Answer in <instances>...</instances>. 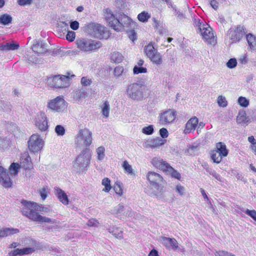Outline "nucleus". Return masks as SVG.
Returning a JSON list of instances; mask_svg holds the SVG:
<instances>
[{
    "mask_svg": "<svg viewBox=\"0 0 256 256\" xmlns=\"http://www.w3.org/2000/svg\"><path fill=\"white\" fill-rule=\"evenodd\" d=\"M22 203L24 204V207L21 210L22 214L32 220L38 223H54V220L47 217L43 216L40 215L38 212H35L36 210H38V207H40L36 203L26 201H24Z\"/></svg>",
    "mask_w": 256,
    "mask_h": 256,
    "instance_id": "1",
    "label": "nucleus"
},
{
    "mask_svg": "<svg viewBox=\"0 0 256 256\" xmlns=\"http://www.w3.org/2000/svg\"><path fill=\"white\" fill-rule=\"evenodd\" d=\"M92 158V153L88 148H84L73 162V168L76 172L88 170Z\"/></svg>",
    "mask_w": 256,
    "mask_h": 256,
    "instance_id": "2",
    "label": "nucleus"
},
{
    "mask_svg": "<svg viewBox=\"0 0 256 256\" xmlns=\"http://www.w3.org/2000/svg\"><path fill=\"white\" fill-rule=\"evenodd\" d=\"M76 45L80 51L84 52H94L102 46L100 42L88 38L78 39L76 41Z\"/></svg>",
    "mask_w": 256,
    "mask_h": 256,
    "instance_id": "3",
    "label": "nucleus"
},
{
    "mask_svg": "<svg viewBox=\"0 0 256 256\" xmlns=\"http://www.w3.org/2000/svg\"><path fill=\"white\" fill-rule=\"evenodd\" d=\"M144 86L138 83H132L128 86L126 94L128 98L134 100L139 101L144 98Z\"/></svg>",
    "mask_w": 256,
    "mask_h": 256,
    "instance_id": "4",
    "label": "nucleus"
},
{
    "mask_svg": "<svg viewBox=\"0 0 256 256\" xmlns=\"http://www.w3.org/2000/svg\"><path fill=\"white\" fill-rule=\"evenodd\" d=\"M92 132L88 129L85 128L78 130L75 138L76 144L88 147L92 144Z\"/></svg>",
    "mask_w": 256,
    "mask_h": 256,
    "instance_id": "5",
    "label": "nucleus"
},
{
    "mask_svg": "<svg viewBox=\"0 0 256 256\" xmlns=\"http://www.w3.org/2000/svg\"><path fill=\"white\" fill-rule=\"evenodd\" d=\"M47 107L48 109L58 112H61L64 111L67 107V103L63 97L58 96L56 98L50 100L47 104Z\"/></svg>",
    "mask_w": 256,
    "mask_h": 256,
    "instance_id": "6",
    "label": "nucleus"
},
{
    "mask_svg": "<svg viewBox=\"0 0 256 256\" xmlns=\"http://www.w3.org/2000/svg\"><path fill=\"white\" fill-rule=\"evenodd\" d=\"M48 84L52 88H63L68 87L70 85V78L66 76H55L49 78Z\"/></svg>",
    "mask_w": 256,
    "mask_h": 256,
    "instance_id": "7",
    "label": "nucleus"
},
{
    "mask_svg": "<svg viewBox=\"0 0 256 256\" xmlns=\"http://www.w3.org/2000/svg\"><path fill=\"white\" fill-rule=\"evenodd\" d=\"M144 50L146 56L153 63L158 65L162 64V60L161 54L152 44L146 46Z\"/></svg>",
    "mask_w": 256,
    "mask_h": 256,
    "instance_id": "8",
    "label": "nucleus"
},
{
    "mask_svg": "<svg viewBox=\"0 0 256 256\" xmlns=\"http://www.w3.org/2000/svg\"><path fill=\"white\" fill-rule=\"evenodd\" d=\"M86 31L90 35L100 39L104 37L105 28L100 24L90 23L86 26Z\"/></svg>",
    "mask_w": 256,
    "mask_h": 256,
    "instance_id": "9",
    "label": "nucleus"
},
{
    "mask_svg": "<svg viewBox=\"0 0 256 256\" xmlns=\"http://www.w3.org/2000/svg\"><path fill=\"white\" fill-rule=\"evenodd\" d=\"M202 36L204 41L208 44L214 45L216 43V39L214 36L212 29L208 25H205L198 32Z\"/></svg>",
    "mask_w": 256,
    "mask_h": 256,
    "instance_id": "10",
    "label": "nucleus"
},
{
    "mask_svg": "<svg viewBox=\"0 0 256 256\" xmlns=\"http://www.w3.org/2000/svg\"><path fill=\"white\" fill-rule=\"evenodd\" d=\"M147 179L150 182V184L154 188L156 189V191L154 192L152 194L154 196H156L160 190V185L162 182V176L154 172H150L147 174Z\"/></svg>",
    "mask_w": 256,
    "mask_h": 256,
    "instance_id": "11",
    "label": "nucleus"
},
{
    "mask_svg": "<svg viewBox=\"0 0 256 256\" xmlns=\"http://www.w3.org/2000/svg\"><path fill=\"white\" fill-rule=\"evenodd\" d=\"M44 145V141L39 135L34 134L28 141V147L30 151L36 152L42 150Z\"/></svg>",
    "mask_w": 256,
    "mask_h": 256,
    "instance_id": "12",
    "label": "nucleus"
},
{
    "mask_svg": "<svg viewBox=\"0 0 256 256\" xmlns=\"http://www.w3.org/2000/svg\"><path fill=\"white\" fill-rule=\"evenodd\" d=\"M245 34L244 28L241 26H238L234 28H231L228 32V38L233 42H239Z\"/></svg>",
    "mask_w": 256,
    "mask_h": 256,
    "instance_id": "13",
    "label": "nucleus"
},
{
    "mask_svg": "<svg viewBox=\"0 0 256 256\" xmlns=\"http://www.w3.org/2000/svg\"><path fill=\"white\" fill-rule=\"evenodd\" d=\"M104 16L109 26L116 31H120V26L118 24V16L116 18L112 11L109 9H106L104 12Z\"/></svg>",
    "mask_w": 256,
    "mask_h": 256,
    "instance_id": "14",
    "label": "nucleus"
},
{
    "mask_svg": "<svg viewBox=\"0 0 256 256\" xmlns=\"http://www.w3.org/2000/svg\"><path fill=\"white\" fill-rule=\"evenodd\" d=\"M176 112L169 109L161 112L158 116L159 122L162 124H166L172 122L176 118Z\"/></svg>",
    "mask_w": 256,
    "mask_h": 256,
    "instance_id": "15",
    "label": "nucleus"
},
{
    "mask_svg": "<svg viewBox=\"0 0 256 256\" xmlns=\"http://www.w3.org/2000/svg\"><path fill=\"white\" fill-rule=\"evenodd\" d=\"M35 124L42 132H44L48 128V120L46 114L44 112H40L37 114L36 118Z\"/></svg>",
    "mask_w": 256,
    "mask_h": 256,
    "instance_id": "16",
    "label": "nucleus"
},
{
    "mask_svg": "<svg viewBox=\"0 0 256 256\" xmlns=\"http://www.w3.org/2000/svg\"><path fill=\"white\" fill-rule=\"evenodd\" d=\"M10 172L0 166V183L6 188L11 187L12 181Z\"/></svg>",
    "mask_w": 256,
    "mask_h": 256,
    "instance_id": "17",
    "label": "nucleus"
},
{
    "mask_svg": "<svg viewBox=\"0 0 256 256\" xmlns=\"http://www.w3.org/2000/svg\"><path fill=\"white\" fill-rule=\"evenodd\" d=\"M118 24L120 25V26L121 27L120 31L124 30L125 28H134L136 26V24L132 20L124 14H120L118 16Z\"/></svg>",
    "mask_w": 256,
    "mask_h": 256,
    "instance_id": "18",
    "label": "nucleus"
},
{
    "mask_svg": "<svg viewBox=\"0 0 256 256\" xmlns=\"http://www.w3.org/2000/svg\"><path fill=\"white\" fill-rule=\"evenodd\" d=\"M33 52L38 56L44 54L47 52L46 44L42 40H34L32 46Z\"/></svg>",
    "mask_w": 256,
    "mask_h": 256,
    "instance_id": "19",
    "label": "nucleus"
},
{
    "mask_svg": "<svg viewBox=\"0 0 256 256\" xmlns=\"http://www.w3.org/2000/svg\"><path fill=\"white\" fill-rule=\"evenodd\" d=\"M166 140L160 138L150 139L144 142V146L146 148H154L164 144Z\"/></svg>",
    "mask_w": 256,
    "mask_h": 256,
    "instance_id": "20",
    "label": "nucleus"
},
{
    "mask_svg": "<svg viewBox=\"0 0 256 256\" xmlns=\"http://www.w3.org/2000/svg\"><path fill=\"white\" fill-rule=\"evenodd\" d=\"M198 118L196 116L190 118L186 124L184 132L186 134L194 132L198 126Z\"/></svg>",
    "mask_w": 256,
    "mask_h": 256,
    "instance_id": "21",
    "label": "nucleus"
},
{
    "mask_svg": "<svg viewBox=\"0 0 256 256\" xmlns=\"http://www.w3.org/2000/svg\"><path fill=\"white\" fill-rule=\"evenodd\" d=\"M162 243L169 249L176 250L178 248V243L176 239L166 237H162Z\"/></svg>",
    "mask_w": 256,
    "mask_h": 256,
    "instance_id": "22",
    "label": "nucleus"
},
{
    "mask_svg": "<svg viewBox=\"0 0 256 256\" xmlns=\"http://www.w3.org/2000/svg\"><path fill=\"white\" fill-rule=\"evenodd\" d=\"M54 190V194L56 196L59 200L64 205L68 204V198L64 191L58 188H55Z\"/></svg>",
    "mask_w": 256,
    "mask_h": 256,
    "instance_id": "23",
    "label": "nucleus"
},
{
    "mask_svg": "<svg viewBox=\"0 0 256 256\" xmlns=\"http://www.w3.org/2000/svg\"><path fill=\"white\" fill-rule=\"evenodd\" d=\"M21 164L24 168L27 170L32 167L31 158H30L28 152H24L21 158Z\"/></svg>",
    "mask_w": 256,
    "mask_h": 256,
    "instance_id": "24",
    "label": "nucleus"
},
{
    "mask_svg": "<svg viewBox=\"0 0 256 256\" xmlns=\"http://www.w3.org/2000/svg\"><path fill=\"white\" fill-rule=\"evenodd\" d=\"M34 251V248H26L22 249H16L12 252L10 253V256H16L17 255L22 256L31 254Z\"/></svg>",
    "mask_w": 256,
    "mask_h": 256,
    "instance_id": "25",
    "label": "nucleus"
},
{
    "mask_svg": "<svg viewBox=\"0 0 256 256\" xmlns=\"http://www.w3.org/2000/svg\"><path fill=\"white\" fill-rule=\"evenodd\" d=\"M19 230L14 228H4L0 229V237H4L12 236L14 234L18 233Z\"/></svg>",
    "mask_w": 256,
    "mask_h": 256,
    "instance_id": "26",
    "label": "nucleus"
},
{
    "mask_svg": "<svg viewBox=\"0 0 256 256\" xmlns=\"http://www.w3.org/2000/svg\"><path fill=\"white\" fill-rule=\"evenodd\" d=\"M216 150L221 156L226 157L228 154V150L226 149V146L224 144L219 142L216 144Z\"/></svg>",
    "mask_w": 256,
    "mask_h": 256,
    "instance_id": "27",
    "label": "nucleus"
},
{
    "mask_svg": "<svg viewBox=\"0 0 256 256\" xmlns=\"http://www.w3.org/2000/svg\"><path fill=\"white\" fill-rule=\"evenodd\" d=\"M246 38L250 50L256 52V36L252 34H249L246 36Z\"/></svg>",
    "mask_w": 256,
    "mask_h": 256,
    "instance_id": "28",
    "label": "nucleus"
},
{
    "mask_svg": "<svg viewBox=\"0 0 256 256\" xmlns=\"http://www.w3.org/2000/svg\"><path fill=\"white\" fill-rule=\"evenodd\" d=\"M20 46L17 43H7L0 46V50L4 51L14 50L19 48Z\"/></svg>",
    "mask_w": 256,
    "mask_h": 256,
    "instance_id": "29",
    "label": "nucleus"
},
{
    "mask_svg": "<svg viewBox=\"0 0 256 256\" xmlns=\"http://www.w3.org/2000/svg\"><path fill=\"white\" fill-rule=\"evenodd\" d=\"M249 122V118L244 112H239L236 118V122L238 124H246Z\"/></svg>",
    "mask_w": 256,
    "mask_h": 256,
    "instance_id": "30",
    "label": "nucleus"
},
{
    "mask_svg": "<svg viewBox=\"0 0 256 256\" xmlns=\"http://www.w3.org/2000/svg\"><path fill=\"white\" fill-rule=\"evenodd\" d=\"M108 231L112 234L116 238L121 239L122 238V230L117 227H112L108 228Z\"/></svg>",
    "mask_w": 256,
    "mask_h": 256,
    "instance_id": "31",
    "label": "nucleus"
},
{
    "mask_svg": "<svg viewBox=\"0 0 256 256\" xmlns=\"http://www.w3.org/2000/svg\"><path fill=\"white\" fill-rule=\"evenodd\" d=\"M96 158L100 162L102 161L106 156L105 148L103 146H100L96 150Z\"/></svg>",
    "mask_w": 256,
    "mask_h": 256,
    "instance_id": "32",
    "label": "nucleus"
},
{
    "mask_svg": "<svg viewBox=\"0 0 256 256\" xmlns=\"http://www.w3.org/2000/svg\"><path fill=\"white\" fill-rule=\"evenodd\" d=\"M11 108L12 106L8 102L0 100V112L9 113Z\"/></svg>",
    "mask_w": 256,
    "mask_h": 256,
    "instance_id": "33",
    "label": "nucleus"
},
{
    "mask_svg": "<svg viewBox=\"0 0 256 256\" xmlns=\"http://www.w3.org/2000/svg\"><path fill=\"white\" fill-rule=\"evenodd\" d=\"M110 60L114 62L120 63L122 60L123 56L120 53L114 52L112 53Z\"/></svg>",
    "mask_w": 256,
    "mask_h": 256,
    "instance_id": "34",
    "label": "nucleus"
},
{
    "mask_svg": "<svg viewBox=\"0 0 256 256\" xmlns=\"http://www.w3.org/2000/svg\"><path fill=\"white\" fill-rule=\"evenodd\" d=\"M87 96V92L83 88L78 89L74 92V97L77 100L84 98Z\"/></svg>",
    "mask_w": 256,
    "mask_h": 256,
    "instance_id": "35",
    "label": "nucleus"
},
{
    "mask_svg": "<svg viewBox=\"0 0 256 256\" xmlns=\"http://www.w3.org/2000/svg\"><path fill=\"white\" fill-rule=\"evenodd\" d=\"M12 20V16L8 14H6L0 16V23L4 25H7L11 23Z\"/></svg>",
    "mask_w": 256,
    "mask_h": 256,
    "instance_id": "36",
    "label": "nucleus"
},
{
    "mask_svg": "<svg viewBox=\"0 0 256 256\" xmlns=\"http://www.w3.org/2000/svg\"><path fill=\"white\" fill-rule=\"evenodd\" d=\"M224 156H221L218 152L214 150L211 153V158L214 162L216 164L220 163Z\"/></svg>",
    "mask_w": 256,
    "mask_h": 256,
    "instance_id": "37",
    "label": "nucleus"
},
{
    "mask_svg": "<svg viewBox=\"0 0 256 256\" xmlns=\"http://www.w3.org/2000/svg\"><path fill=\"white\" fill-rule=\"evenodd\" d=\"M122 167L126 173L128 174H134L132 166L128 163L126 160H125L123 162L122 164Z\"/></svg>",
    "mask_w": 256,
    "mask_h": 256,
    "instance_id": "38",
    "label": "nucleus"
},
{
    "mask_svg": "<svg viewBox=\"0 0 256 256\" xmlns=\"http://www.w3.org/2000/svg\"><path fill=\"white\" fill-rule=\"evenodd\" d=\"M102 184L104 186V188L103 189V190L106 192H108L112 188L110 180L108 178H104L102 180Z\"/></svg>",
    "mask_w": 256,
    "mask_h": 256,
    "instance_id": "39",
    "label": "nucleus"
},
{
    "mask_svg": "<svg viewBox=\"0 0 256 256\" xmlns=\"http://www.w3.org/2000/svg\"><path fill=\"white\" fill-rule=\"evenodd\" d=\"M20 168V166L18 164L12 163L10 166V174L11 176H16L18 173V170Z\"/></svg>",
    "mask_w": 256,
    "mask_h": 256,
    "instance_id": "40",
    "label": "nucleus"
},
{
    "mask_svg": "<svg viewBox=\"0 0 256 256\" xmlns=\"http://www.w3.org/2000/svg\"><path fill=\"white\" fill-rule=\"evenodd\" d=\"M150 17V15L148 12H143L138 16V20L142 22H146L148 18Z\"/></svg>",
    "mask_w": 256,
    "mask_h": 256,
    "instance_id": "41",
    "label": "nucleus"
},
{
    "mask_svg": "<svg viewBox=\"0 0 256 256\" xmlns=\"http://www.w3.org/2000/svg\"><path fill=\"white\" fill-rule=\"evenodd\" d=\"M198 150L197 146H191L185 150L184 154L186 155L194 154Z\"/></svg>",
    "mask_w": 256,
    "mask_h": 256,
    "instance_id": "42",
    "label": "nucleus"
},
{
    "mask_svg": "<svg viewBox=\"0 0 256 256\" xmlns=\"http://www.w3.org/2000/svg\"><path fill=\"white\" fill-rule=\"evenodd\" d=\"M110 112V105L108 102H105L102 106V114L106 118L108 117Z\"/></svg>",
    "mask_w": 256,
    "mask_h": 256,
    "instance_id": "43",
    "label": "nucleus"
},
{
    "mask_svg": "<svg viewBox=\"0 0 256 256\" xmlns=\"http://www.w3.org/2000/svg\"><path fill=\"white\" fill-rule=\"evenodd\" d=\"M217 102L218 106L220 107H226L228 104V102L226 100V98L222 96H218L217 99Z\"/></svg>",
    "mask_w": 256,
    "mask_h": 256,
    "instance_id": "44",
    "label": "nucleus"
},
{
    "mask_svg": "<svg viewBox=\"0 0 256 256\" xmlns=\"http://www.w3.org/2000/svg\"><path fill=\"white\" fill-rule=\"evenodd\" d=\"M114 189L118 196H121L122 194V189L121 183L119 182H116L114 186Z\"/></svg>",
    "mask_w": 256,
    "mask_h": 256,
    "instance_id": "45",
    "label": "nucleus"
},
{
    "mask_svg": "<svg viewBox=\"0 0 256 256\" xmlns=\"http://www.w3.org/2000/svg\"><path fill=\"white\" fill-rule=\"evenodd\" d=\"M133 72L134 74H138L141 73H146L147 72V69L142 66H135L134 68Z\"/></svg>",
    "mask_w": 256,
    "mask_h": 256,
    "instance_id": "46",
    "label": "nucleus"
},
{
    "mask_svg": "<svg viewBox=\"0 0 256 256\" xmlns=\"http://www.w3.org/2000/svg\"><path fill=\"white\" fill-rule=\"evenodd\" d=\"M55 132L58 136H62L65 134V129L61 125H57L55 128Z\"/></svg>",
    "mask_w": 256,
    "mask_h": 256,
    "instance_id": "47",
    "label": "nucleus"
},
{
    "mask_svg": "<svg viewBox=\"0 0 256 256\" xmlns=\"http://www.w3.org/2000/svg\"><path fill=\"white\" fill-rule=\"evenodd\" d=\"M238 104L243 107H247L249 104L248 100L244 97L240 96L238 98Z\"/></svg>",
    "mask_w": 256,
    "mask_h": 256,
    "instance_id": "48",
    "label": "nucleus"
},
{
    "mask_svg": "<svg viewBox=\"0 0 256 256\" xmlns=\"http://www.w3.org/2000/svg\"><path fill=\"white\" fill-rule=\"evenodd\" d=\"M160 170L169 174L170 172L172 170V168L168 164L164 161Z\"/></svg>",
    "mask_w": 256,
    "mask_h": 256,
    "instance_id": "49",
    "label": "nucleus"
},
{
    "mask_svg": "<svg viewBox=\"0 0 256 256\" xmlns=\"http://www.w3.org/2000/svg\"><path fill=\"white\" fill-rule=\"evenodd\" d=\"M164 161L162 160H159L156 158H154L152 159V163L154 166L157 168L160 169L162 168V164H164Z\"/></svg>",
    "mask_w": 256,
    "mask_h": 256,
    "instance_id": "50",
    "label": "nucleus"
},
{
    "mask_svg": "<svg viewBox=\"0 0 256 256\" xmlns=\"http://www.w3.org/2000/svg\"><path fill=\"white\" fill-rule=\"evenodd\" d=\"M92 83L91 78H88L86 76H84L81 78V84L84 86H90Z\"/></svg>",
    "mask_w": 256,
    "mask_h": 256,
    "instance_id": "51",
    "label": "nucleus"
},
{
    "mask_svg": "<svg viewBox=\"0 0 256 256\" xmlns=\"http://www.w3.org/2000/svg\"><path fill=\"white\" fill-rule=\"evenodd\" d=\"M142 132L146 134H152L154 132V128L152 125H150L148 126L144 127L142 129Z\"/></svg>",
    "mask_w": 256,
    "mask_h": 256,
    "instance_id": "52",
    "label": "nucleus"
},
{
    "mask_svg": "<svg viewBox=\"0 0 256 256\" xmlns=\"http://www.w3.org/2000/svg\"><path fill=\"white\" fill-rule=\"evenodd\" d=\"M226 64L229 68H233L236 66L237 61L236 58H232L228 60Z\"/></svg>",
    "mask_w": 256,
    "mask_h": 256,
    "instance_id": "53",
    "label": "nucleus"
},
{
    "mask_svg": "<svg viewBox=\"0 0 256 256\" xmlns=\"http://www.w3.org/2000/svg\"><path fill=\"white\" fill-rule=\"evenodd\" d=\"M193 22L194 26L198 27V32L200 30V28H202L205 26V24L200 22V20L198 17L194 18Z\"/></svg>",
    "mask_w": 256,
    "mask_h": 256,
    "instance_id": "54",
    "label": "nucleus"
},
{
    "mask_svg": "<svg viewBox=\"0 0 256 256\" xmlns=\"http://www.w3.org/2000/svg\"><path fill=\"white\" fill-rule=\"evenodd\" d=\"M26 60L28 62H32L34 64H37L38 62V58L34 55L27 54Z\"/></svg>",
    "mask_w": 256,
    "mask_h": 256,
    "instance_id": "55",
    "label": "nucleus"
},
{
    "mask_svg": "<svg viewBox=\"0 0 256 256\" xmlns=\"http://www.w3.org/2000/svg\"><path fill=\"white\" fill-rule=\"evenodd\" d=\"M123 72H124V68L122 66H116L114 70V76L117 78H119L122 75Z\"/></svg>",
    "mask_w": 256,
    "mask_h": 256,
    "instance_id": "56",
    "label": "nucleus"
},
{
    "mask_svg": "<svg viewBox=\"0 0 256 256\" xmlns=\"http://www.w3.org/2000/svg\"><path fill=\"white\" fill-rule=\"evenodd\" d=\"M244 212L256 222V211L255 210H249L247 209L244 211Z\"/></svg>",
    "mask_w": 256,
    "mask_h": 256,
    "instance_id": "57",
    "label": "nucleus"
},
{
    "mask_svg": "<svg viewBox=\"0 0 256 256\" xmlns=\"http://www.w3.org/2000/svg\"><path fill=\"white\" fill-rule=\"evenodd\" d=\"M185 188L184 186L178 184L176 187V191L177 192L180 196H182L184 195L185 193Z\"/></svg>",
    "mask_w": 256,
    "mask_h": 256,
    "instance_id": "58",
    "label": "nucleus"
},
{
    "mask_svg": "<svg viewBox=\"0 0 256 256\" xmlns=\"http://www.w3.org/2000/svg\"><path fill=\"white\" fill-rule=\"evenodd\" d=\"M76 37V34L73 31H68L66 36V38L69 42H72L74 40Z\"/></svg>",
    "mask_w": 256,
    "mask_h": 256,
    "instance_id": "59",
    "label": "nucleus"
},
{
    "mask_svg": "<svg viewBox=\"0 0 256 256\" xmlns=\"http://www.w3.org/2000/svg\"><path fill=\"white\" fill-rule=\"evenodd\" d=\"M172 8L174 10V14L177 15L178 18L179 20H183L186 18L184 14L180 12V11H177L176 6H172Z\"/></svg>",
    "mask_w": 256,
    "mask_h": 256,
    "instance_id": "60",
    "label": "nucleus"
},
{
    "mask_svg": "<svg viewBox=\"0 0 256 256\" xmlns=\"http://www.w3.org/2000/svg\"><path fill=\"white\" fill-rule=\"evenodd\" d=\"M124 210V206L122 205L118 204L113 210L112 214H118L123 212Z\"/></svg>",
    "mask_w": 256,
    "mask_h": 256,
    "instance_id": "61",
    "label": "nucleus"
},
{
    "mask_svg": "<svg viewBox=\"0 0 256 256\" xmlns=\"http://www.w3.org/2000/svg\"><path fill=\"white\" fill-rule=\"evenodd\" d=\"M99 222L98 220L92 218L88 222L87 224L89 226H96L98 227V226Z\"/></svg>",
    "mask_w": 256,
    "mask_h": 256,
    "instance_id": "62",
    "label": "nucleus"
},
{
    "mask_svg": "<svg viewBox=\"0 0 256 256\" xmlns=\"http://www.w3.org/2000/svg\"><path fill=\"white\" fill-rule=\"evenodd\" d=\"M40 194L42 200H45L47 197L48 192L44 188H42L39 190Z\"/></svg>",
    "mask_w": 256,
    "mask_h": 256,
    "instance_id": "63",
    "label": "nucleus"
},
{
    "mask_svg": "<svg viewBox=\"0 0 256 256\" xmlns=\"http://www.w3.org/2000/svg\"><path fill=\"white\" fill-rule=\"evenodd\" d=\"M160 134L162 139L165 138L168 136V131L165 128H162L160 130Z\"/></svg>",
    "mask_w": 256,
    "mask_h": 256,
    "instance_id": "64",
    "label": "nucleus"
}]
</instances>
